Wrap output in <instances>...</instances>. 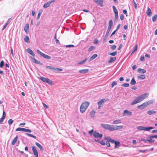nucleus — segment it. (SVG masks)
Masks as SVG:
<instances>
[{
    "instance_id": "1",
    "label": "nucleus",
    "mask_w": 157,
    "mask_h": 157,
    "mask_svg": "<svg viewBox=\"0 0 157 157\" xmlns=\"http://www.w3.org/2000/svg\"><path fill=\"white\" fill-rule=\"evenodd\" d=\"M148 95L149 93H147L140 95V96L136 97L131 103V105H133L142 101L144 99L147 98Z\"/></svg>"
},
{
    "instance_id": "2",
    "label": "nucleus",
    "mask_w": 157,
    "mask_h": 157,
    "mask_svg": "<svg viewBox=\"0 0 157 157\" xmlns=\"http://www.w3.org/2000/svg\"><path fill=\"white\" fill-rule=\"evenodd\" d=\"M89 104L90 103L88 101H86L83 102L80 107V112L82 113L84 112Z\"/></svg>"
},
{
    "instance_id": "3",
    "label": "nucleus",
    "mask_w": 157,
    "mask_h": 157,
    "mask_svg": "<svg viewBox=\"0 0 157 157\" xmlns=\"http://www.w3.org/2000/svg\"><path fill=\"white\" fill-rule=\"evenodd\" d=\"M101 126L104 129L111 131H113V125L101 124Z\"/></svg>"
},
{
    "instance_id": "4",
    "label": "nucleus",
    "mask_w": 157,
    "mask_h": 157,
    "mask_svg": "<svg viewBox=\"0 0 157 157\" xmlns=\"http://www.w3.org/2000/svg\"><path fill=\"white\" fill-rule=\"evenodd\" d=\"M39 78L43 82L47 83L51 86L52 85V81L49 79L43 77H40Z\"/></svg>"
},
{
    "instance_id": "5",
    "label": "nucleus",
    "mask_w": 157,
    "mask_h": 157,
    "mask_svg": "<svg viewBox=\"0 0 157 157\" xmlns=\"http://www.w3.org/2000/svg\"><path fill=\"white\" fill-rule=\"evenodd\" d=\"M113 25V21L112 20H110L109 22V25L108 29L107 31L106 34L105 36V37H107L109 35L110 31L111 30Z\"/></svg>"
},
{
    "instance_id": "6",
    "label": "nucleus",
    "mask_w": 157,
    "mask_h": 157,
    "mask_svg": "<svg viewBox=\"0 0 157 157\" xmlns=\"http://www.w3.org/2000/svg\"><path fill=\"white\" fill-rule=\"evenodd\" d=\"M137 128L138 130L140 131H149L154 128L152 127H145L142 126H138L137 127Z\"/></svg>"
},
{
    "instance_id": "7",
    "label": "nucleus",
    "mask_w": 157,
    "mask_h": 157,
    "mask_svg": "<svg viewBox=\"0 0 157 157\" xmlns=\"http://www.w3.org/2000/svg\"><path fill=\"white\" fill-rule=\"evenodd\" d=\"M37 52L44 58L48 59H51V57L50 56L41 52L39 50H37Z\"/></svg>"
},
{
    "instance_id": "8",
    "label": "nucleus",
    "mask_w": 157,
    "mask_h": 157,
    "mask_svg": "<svg viewBox=\"0 0 157 157\" xmlns=\"http://www.w3.org/2000/svg\"><path fill=\"white\" fill-rule=\"evenodd\" d=\"M113 8L115 13V19L117 20L118 18V10L116 9V7L114 6H113Z\"/></svg>"
},
{
    "instance_id": "9",
    "label": "nucleus",
    "mask_w": 157,
    "mask_h": 157,
    "mask_svg": "<svg viewBox=\"0 0 157 157\" xmlns=\"http://www.w3.org/2000/svg\"><path fill=\"white\" fill-rule=\"evenodd\" d=\"M55 2V0H52L46 3H45L43 5V7L44 8H47L48 7L50 6L51 4Z\"/></svg>"
},
{
    "instance_id": "10",
    "label": "nucleus",
    "mask_w": 157,
    "mask_h": 157,
    "mask_svg": "<svg viewBox=\"0 0 157 157\" xmlns=\"http://www.w3.org/2000/svg\"><path fill=\"white\" fill-rule=\"evenodd\" d=\"M93 136L94 137L99 138H101L103 136L102 134H100L96 131L94 132Z\"/></svg>"
},
{
    "instance_id": "11",
    "label": "nucleus",
    "mask_w": 157,
    "mask_h": 157,
    "mask_svg": "<svg viewBox=\"0 0 157 157\" xmlns=\"http://www.w3.org/2000/svg\"><path fill=\"white\" fill-rule=\"evenodd\" d=\"M94 2L101 7L103 6V1L102 0H94Z\"/></svg>"
},
{
    "instance_id": "12",
    "label": "nucleus",
    "mask_w": 157,
    "mask_h": 157,
    "mask_svg": "<svg viewBox=\"0 0 157 157\" xmlns=\"http://www.w3.org/2000/svg\"><path fill=\"white\" fill-rule=\"evenodd\" d=\"M32 151L33 152V154H34V155L35 156V157H38V155L37 151L36 150L35 147L34 146H33L32 147Z\"/></svg>"
},
{
    "instance_id": "13",
    "label": "nucleus",
    "mask_w": 157,
    "mask_h": 157,
    "mask_svg": "<svg viewBox=\"0 0 157 157\" xmlns=\"http://www.w3.org/2000/svg\"><path fill=\"white\" fill-rule=\"evenodd\" d=\"M105 101V99H102L98 103V109H99L101 107L102 105L104 103Z\"/></svg>"
},
{
    "instance_id": "14",
    "label": "nucleus",
    "mask_w": 157,
    "mask_h": 157,
    "mask_svg": "<svg viewBox=\"0 0 157 157\" xmlns=\"http://www.w3.org/2000/svg\"><path fill=\"white\" fill-rule=\"evenodd\" d=\"M123 128V126L122 125L117 126L113 125V131L121 129Z\"/></svg>"
},
{
    "instance_id": "15",
    "label": "nucleus",
    "mask_w": 157,
    "mask_h": 157,
    "mask_svg": "<svg viewBox=\"0 0 157 157\" xmlns=\"http://www.w3.org/2000/svg\"><path fill=\"white\" fill-rule=\"evenodd\" d=\"M124 114L123 116H126L127 115H131L132 114V113L130 111H129L128 110H125L123 112Z\"/></svg>"
},
{
    "instance_id": "16",
    "label": "nucleus",
    "mask_w": 157,
    "mask_h": 157,
    "mask_svg": "<svg viewBox=\"0 0 157 157\" xmlns=\"http://www.w3.org/2000/svg\"><path fill=\"white\" fill-rule=\"evenodd\" d=\"M147 106V104L146 102H144L142 104L138 106V108L142 109Z\"/></svg>"
},
{
    "instance_id": "17",
    "label": "nucleus",
    "mask_w": 157,
    "mask_h": 157,
    "mask_svg": "<svg viewBox=\"0 0 157 157\" xmlns=\"http://www.w3.org/2000/svg\"><path fill=\"white\" fill-rule=\"evenodd\" d=\"M146 14L149 17H150L151 16L152 14V12L151 11V9H150V8L149 7L147 8V11L146 12Z\"/></svg>"
},
{
    "instance_id": "18",
    "label": "nucleus",
    "mask_w": 157,
    "mask_h": 157,
    "mask_svg": "<svg viewBox=\"0 0 157 157\" xmlns=\"http://www.w3.org/2000/svg\"><path fill=\"white\" fill-rule=\"evenodd\" d=\"M29 24H26L25 27L24 29L26 33H28V30L29 29Z\"/></svg>"
},
{
    "instance_id": "19",
    "label": "nucleus",
    "mask_w": 157,
    "mask_h": 157,
    "mask_svg": "<svg viewBox=\"0 0 157 157\" xmlns=\"http://www.w3.org/2000/svg\"><path fill=\"white\" fill-rule=\"evenodd\" d=\"M35 144L37 147H38L41 151H43L44 150V148L39 143L37 142H36Z\"/></svg>"
},
{
    "instance_id": "20",
    "label": "nucleus",
    "mask_w": 157,
    "mask_h": 157,
    "mask_svg": "<svg viewBox=\"0 0 157 157\" xmlns=\"http://www.w3.org/2000/svg\"><path fill=\"white\" fill-rule=\"evenodd\" d=\"M89 71V70L88 69H82L80 70L79 71V73H82V74H85L87 73Z\"/></svg>"
},
{
    "instance_id": "21",
    "label": "nucleus",
    "mask_w": 157,
    "mask_h": 157,
    "mask_svg": "<svg viewBox=\"0 0 157 157\" xmlns=\"http://www.w3.org/2000/svg\"><path fill=\"white\" fill-rule=\"evenodd\" d=\"M27 52L30 55H32L33 56H35V55L34 53L33 52V51L29 48H28L27 49Z\"/></svg>"
},
{
    "instance_id": "22",
    "label": "nucleus",
    "mask_w": 157,
    "mask_h": 157,
    "mask_svg": "<svg viewBox=\"0 0 157 157\" xmlns=\"http://www.w3.org/2000/svg\"><path fill=\"white\" fill-rule=\"evenodd\" d=\"M31 59H33V61L35 63L40 64V63L39 61L37 60L35 58L31 57Z\"/></svg>"
},
{
    "instance_id": "23",
    "label": "nucleus",
    "mask_w": 157,
    "mask_h": 157,
    "mask_svg": "<svg viewBox=\"0 0 157 157\" xmlns=\"http://www.w3.org/2000/svg\"><path fill=\"white\" fill-rule=\"evenodd\" d=\"M116 59V57H111L110 58L109 60L108 61V63H111L115 61Z\"/></svg>"
},
{
    "instance_id": "24",
    "label": "nucleus",
    "mask_w": 157,
    "mask_h": 157,
    "mask_svg": "<svg viewBox=\"0 0 157 157\" xmlns=\"http://www.w3.org/2000/svg\"><path fill=\"white\" fill-rule=\"evenodd\" d=\"M95 140L97 142H98L99 143H100V144H101L102 145H105V142H104L103 140L100 141L99 140H96V139Z\"/></svg>"
},
{
    "instance_id": "25",
    "label": "nucleus",
    "mask_w": 157,
    "mask_h": 157,
    "mask_svg": "<svg viewBox=\"0 0 157 157\" xmlns=\"http://www.w3.org/2000/svg\"><path fill=\"white\" fill-rule=\"evenodd\" d=\"M156 112L155 111H152V110H149L147 112V113L149 115H151L153 114H155L156 113Z\"/></svg>"
},
{
    "instance_id": "26",
    "label": "nucleus",
    "mask_w": 157,
    "mask_h": 157,
    "mask_svg": "<svg viewBox=\"0 0 157 157\" xmlns=\"http://www.w3.org/2000/svg\"><path fill=\"white\" fill-rule=\"evenodd\" d=\"M138 72L140 73H145L146 72V71L144 69L139 68L138 69Z\"/></svg>"
},
{
    "instance_id": "27",
    "label": "nucleus",
    "mask_w": 157,
    "mask_h": 157,
    "mask_svg": "<svg viewBox=\"0 0 157 157\" xmlns=\"http://www.w3.org/2000/svg\"><path fill=\"white\" fill-rule=\"evenodd\" d=\"M18 136H16V137L13 140L12 143V145H14L15 144V143L17 141V140L18 138Z\"/></svg>"
},
{
    "instance_id": "28",
    "label": "nucleus",
    "mask_w": 157,
    "mask_h": 157,
    "mask_svg": "<svg viewBox=\"0 0 157 157\" xmlns=\"http://www.w3.org/2000/svg\"><path fill=\"white\" fill-rule=\"evenodd\" d=\"M98 55L97 54H94L89 59L90 61H91L94 59Z\"/></svg>"
},
{
    "instance_id": "29",
    "label": "nucleus",
    "mask_w": 157,
    "mask_h": 157,
    "mask_svg": "<svg viewBox=\"0 0 157 157\" xmlns=\"http://www.w3.org/2000/svg\"><path fill=\"white\" fill-rule=\"evenodd\" d=\"M121 123V121L120 120L118 119L113 121V124H117Z\"/></svg>"
},
{
    "instance_id": "30",
    "label": "nucleus",
    "mask_w": 157,
    "mask_h": 157,
    "mask_svg": "<svg viewBox=\"0 0 157 157\" xmlns=\"http://www.w3.org/2000/svg\"><path fill=\"white\" fill-rule=\"evenodd\" d=\"M95 113V112L94 110H92L90 113V116L91 117L93 118L94 117Z\"/></svg>"
},
{
    "instance_id": "31",
    "label": "nucleus",
    "mask_w": 157,
    "mask_h": 157,
    "mask_svg": "<svg viewBox=\"0 0 157 157\" xmlns=\"http://www.w3.org/2000/svg\"><path fill=\"white\" fill-rule=\"evenodd\" d=\"M136 83V81H135L134 77H133L131 81L130 84L132 85H134Z\"/></svg>"
},
{
    "instance_id": "32",
    "label": "nucleus",
    "mask_w": 157,
    "mask_h": 157,
    "mask_svg": "<svg viewBox=\"0 0 157 157\" xmlns=\"http://www.w3.org/2000/svg\"><path fill=\"white\" fill-rule=\"evenodd\" d=\"M42 10H40L39 11V13L37 15V19L38 20L40 18V16L41 14L42 13Z\"/></svg>"
},
{
    "instance_id": "33",
    "label": "nucleus",
    "mask_w": 157,
    "mask_h": 157,
    "mask_svg": "<svg viewBox=\"0 0 157 157\" xmlns=\"http://www.w3.org/2000/svg\"><path fill=\"white\" fill-rule=\"evenodd\" d=\"M154 101V100H150L148 101H146V102L147 104V106L149 105L152 103Z\"/></svg>"
},
{
    "instance_id": "34",
    "label": "nucleus",
    "mask_w": 157,
    "mask_h": 157,
    "mask_svg": "<svg viewBox=\"0 0 157 157\" xmlns=\"http://www.w3.org/2000/svg\"><path fill=\"white\" fill-rule=\"evenodd\" d=\"M145 78V76L144 75H140L138 77V78L139 79H143Z\"/></svg>"
},
{
    "instance_id": "35",
    "label": "nucleus",
    "mask_w": 157,
    "mask_h": 157,
    "mask_svg": "<svg viewBox=\"0 0 157 157\" xmlns=\"http://www.w3.org/2000/svg\"><path fill=\"white\" fill-rule=\"evenodd\" d=\"M117 51L113 52H109V54L112 56H114L117 54Z\"/></svg>"
},
{
    "instance_id": "36",
    "label": "nucleus",
    "mask_w": 157,
    "mask_h": 157,
    "mask_svg": "<svg viewBox=\"0 0 157 157\" xmlns=\"http://www.w3.org/2000/svg\"><path fill=\"white\" fill-rule=\"evenodd\" d=\"M157 19V14H156L152 17V20L153 22H155Z\"/></svg>"
},
{
    "instance_id": "37",
    "label": "nucleus",
    "mask_w": 157,
    "mask_h": 157,
    "mask_svg": "<svg viewBox=\"0 0 157 157\" xmlns=\"http://www.w3.org/2000/svg\"><path fill=\"white\" fill-rule=\"evenodd\" d=\"M24 40L26 42L28 43L29 42V37L28 36H25L24 38Z\"/></svg>"
},
{
    "instance_id": "38",
    "label": "nucleus",
    "mask_w": 157,
    "mask_h": 157,
    "mask_svg": "<svg viewBox=\"0 0 157 157\" xmlns=\"http://www.w3.org/2000/svg\"><path fill=\"white\" fill-rule=\"evenodd\" d=\"M25 135L29 136H30V137H32L35 139H36V136H34V135H33L31 134H29V133H26L25 134Z\"/></svg>"
},
{
    "instance_id": "39",
    "label": "nucleus",
    "mask_w": 157,
    "mask_h": 157,
    "mask_svg": "<svg viewBox=\"0 0 157 157\" xmlns=\"http://www.w3.org/2000/svg\"><path fill=\"white\" fill-rule=\"evenodd\" d=\"M54 70L56 72H60L62 71V69L60 68H56L55 67Z\"/></svg>"
},
{
    "instance_id": "40",
    "label": "nucleus",
    "mask_w": 157,
    "mask_h": 157,
    "mask_svg": "<svg viewBox=\"0 0 157 157\" xmlns=\"http://www.w3.org/2000/svg\"><path fill=\"white\" fill-rule=\"evenodd\" d=\"M24 128H18L16 129V131H24Z\"/></svg>"
},
{
    "instance_id": "41",
    "label": "nucleus",
    "mask_w": 157,
    "mask_h": 157,
    "mask_svg": "<svg viewBox=\"0 0 157 157\" xmlns=\"http://www.w3.org/2000/svg\"><path fill=\"white\" fill-rule=\"evenodd\" d=\"M13 120L11 119H10L8 121V124L10 125H11L13 123Z\"/></svg>"
},
{
    "instance_id": "42",
    "label": "nucleus",
    "mask_w": 157,
    "mask_h": 157,
    "mask_svg": "<svg viewBox=\"0 0 157 157\" xmlns=\"http://www.w3.org/2000/svg\"><path fill=\"white\" fill-rule=\"evenodd\" d=\"M86 60L87 58H86L84 60L82 61L79 62L78 64L80 65L82 64H83L86 61Z\"/></svg>"
},
{
    "instance_id": "43",
    "label": "nucleus",
    "mask_w": 157,
    "mask_h": 157,
    "mask_svg": "<svg viewBox=\"0 0 157 157\" xmlns=\"http://www.w3.org/2000/svg\"><path fill=\"white\" fill-rule=\"evenodd\" d=\"M95 47L93 46H91L90 47L88 50V51L89 52H90L91 51L93 50L94 49H95Z\"/></svg>"
},
{
    "instance_id": "44",
    "label": "nucleus",
    "mask_w": 157,
    "mask_h": 157,
    "mask_svg": "<svg viewBox=\"0 0 157 157\" xmlns=\"http://www.w3.org/2000/svg\"><path fill=\"white\" fill-rule=\"evenodd\" d=\"M122 86L123 87H127L129 86V85L128 83H125L122 85Z\"/></svg>"
},
{
    "instance_id": "45",
    "label": "nucleus",
    "mask_w": 157,
    "mask_h": 157,
    "mask_svg": "<svg viewBox=\"0 0 157 157\" xmlns=\"http://www.w3.org/2000/svg\"><path fill=\"white\" fill-rule=\"evenodd\" d=\"M132 2L133 3V5L135 6V9H136L137 7V6L136 3L135 2L134 0H132Z\"/></svg>"
},
{
    "instance_id": "46",
    "label": "nucleus",
    "mask_w": 157,
    "mask_h": 157,
    "mask_svg": "<svg viewBox=\"0 0 157 157\" xmlns=\"http://www.w3.org/2000/svg\"><path fill=\"white\" fill-rule=\"evenodd\" d=\"M46 68H48L50 70H54L55 67H51V66H46Z\"/></svg>"
},
{
    "instance_id": "47",
    "label": "nucleus",
    "mask_w": 157,
    "mask_h": 157,
    "mask_svg": "<svg viewBox=\"0 0 157 157\" xmlns=\"http://www.w3.org/2000/svg\"><path fill=\"white\" fill-rule=\"evenodd\" d=\"M114 143L115 144V147L116 148L117 145H119L120 143L119 141H115Z\"/></svg>"
},
{
    "instance_id": "48",
    "label": "nucleus",
    "mask_w": 157,
    "mask_h": 157,
    "mask_svg": "<svg viewBox=\"0 0 157 157\" xmlns=\"http://www.w3.org/2000/svg\"><path fill=\"white\" fill-rule=\"evenodd\" d=\"M24 132H31V131L29 129H27L26 128H24Z\"/></svg>"
},
{
    "instance_id": "49",
    "label": "nucleus",
    "mask_w": 157,
    "mask_h": 157,
    "mask_svg": "<svg viewBox=\"0 0 157 157\" xmlns=\"http://www.w3.org/2000/svg\"><path fill=\"white\" fill-rule=\"evenodd\" d=\"M4 61L3 60H2L1 61L0 63V67L2 68V67L3 65H4Z\"/></svg>"
},
{
    "instance_id": "50",
    "label": "nucleus",
    "mask_w": 157,
    "mask_h": 157,
    "mask_svg": "<svg viewBox=\"0 0 157 157\" xmlns=\"http://www.w3.org/2000/svg\"><path fill=\"white\" fill-rule=\"evenodd\" d=\"M147 141H148L149 143H153L154 142V141L152 140V138H151L150 139H147Z\"/></svg>"
},
{
    "instance_id": "51",
    "label": "nucleus",
    "mask_w": 157,
    "mask_h": 157,
    "mask_svg": "<svg viewBox=\"0 0 157 157\" xmlns=\"http://www.w3.org/2000/svg\"><path fill=\"white\" fill-rule=\"evenodd\" d=\"M137 48V45H136L135 46V49L132 52V54L135 51H136Z\"/></svg>"
},
{
    "instance_id": "52",
    "label": "nucleus",
    "mask_w": 157,
    "mask_h": 157,
    "mask_svg": "<svg viewBox=\"0 0 157 157\" xmlns=\"http://www.w3.org/2000/svg\"><path fill=\"white\" fill-rule=\"evenodd\" d=\"M117 84V83L115 82H113L112 83V87H113L115 85Z\"/></svg>"
},
{
    "instance_id": "53",
    "label": "nucleus",
    "mask_w": 157,
    "mask_h": 157,
    "mask_svg": "<svg viewBox=\"0 0 157 157\" xmlns=\"http://www.w3.org/2000/svg\"><path fill=\"white\" fill-rule=\"evenodd\" d=\"M8 25V22H7L4 25V27H3V28L2 29V30H4V29H5V28H6L7 26Z\"/></svg>"
},
{
    "instance_id": "54",
    "label": "nucleus",
    "mask_w": 157,
    "mask_h": 157,
    "mask_svg": "<svg viewBox=\"0 0 157 157\" xmlns=\"http://www.w3.org/2000/svg\"><path fill=\"white\" fill-rule=\"evenodd\" d=\"M116 48V46L115 45H113L111 46V48L113 50H114Z\"/></svg>"
},
{
    "instance_id": "55",
    "label": "nucleus",
    "mask_w": 157,
    "mask_h": 157,
    "mask_svg": "<svg viewBox=\"0 0 157 157\" xmlns=\"http://www.w3.org/2000/svg\"><path fill=\"white\" fill-rule=\"evenodd\" d=\"M109 141L111 143H115V141L114 140L112 139L111 138H110V139H109Z\"/></svg>"
},
{
    "instance_id": "56",
    "label": "nucleus",
    "mask_w": 157,
    "mask_h": 157,
    "mask_svg": "<svg viewBox=\"0 0 157 157\" xmlns=\"http://www.w3.org/2000/svg\"><path fill=\"white\" fill-rule=\"evenodd\" d=\"M74 46L73 45H72V44H70V45H67L66 46V47H74Z\"/></svg>"
},
{
    "instance_id": "57",
    "label": "nucleus",
    "mask_w": 157,
    "mask_h": 157,
    "mask_svg": "<svg viewBox=\"0 0 157 157\" xmlns=\"http://www.w3.org/2000/svg\"><path fill=\"white\" fill-rule=\"evenodd\" d=\"M150 137L151 138H156L157 139V135L150 136Z\"/></svg>"
},
{
    "instance_id": "58",
    "label": "nucleus",
    "mask_w": 157,
    "mask_h": 157,
    "mask_svg": "<svg viewBox=\"0 0 157 157\" xmlns=\"http://www.w3.org/2000/svg\"><path fill=\"white\" fill-rule=\"evenodd\" d=\"M11 52L12 56H13V57H14V54H13V49L12 47H11Z\"/></svg>"
},
{
    "instance_id": "59",
    "label": "nucleus",
    "mask_w": 157,
    "mask_h": 157,
    "mask_svg": "<svg viewBox=\"0 0 157 157\" xmlns=\"http://www.w3.org/2000/svg\"><path fill=\"white\" fill-rule=\"evenodd\" d=\"M43 105L46 109H48V106L44 103H43Z\"/></svg>"
},
{
    "instance_id": "60",
    "label": "nucleus",
    "mask_w": 157,
    "mask_h": 157,
    "mask_svg": "<svg viewBox=\"0 0 157 157\" xmlns=\"http://www.w3.org/2000/svg\"><path fill=\"white\" fill-rule=\"evenodd\" d=\"M5 118L3 117H2L0 119V122L2 123L3 121L5 119Z\"/></svg>"
},
{
    "instance_id": "61",
    "label": "nucleus",
    "mask_w": 157,
    "mask_h": 157,
    "mask_svg": "<svg viewBox=\"0 0 157 157\" xmlns=\"http://www.w3.org/2000/svg\"><path fill=\"white\" fill-rule=\"evenodd\" d=\"M106 144L107 145V146L108 147H110V144L109 143V141H107L106 142Z\"/></svg>"
},
{
    "instance_id": "62",
    "label": "nucleus",
    "mask_w": 157,
    "mask_h": 157,
    "mask_svg": "<svg viewBox=\"0 0 157 157\" xmlns=\"http://www.w3.org/2000/svg\"><path fill=\"white\" fill-rule=\"evenodd\" d=\"M111 138L109 137H105L104 138V139L105 140H108L107 141H109V139H110Z\"/></svg>"
},
{
    "instance_id": "63",
    "label": "nucleus",
    "mask_w": 157,
    "mask_h": 157,
    "mask_svg": "<svg viewBox=\"0 0 157 157\" xmlns=\"http://www.w3.org/2000/svg\"><path fill=\"white\" fill-rule=\"evenodd\" d=\"M120 19L121 20H123L124 19V17L123 14L121 15Z\"/></svg>"
},
{
    "instance_id": "64",
    "label": "nucleus",
    "mask_w": 157,
    "mask_h": 157,
    "mask_svg": "<svg viewBox=\"0 0 157 157\" xmlns=\"http://www.w3.org/2000/svg\"><path fill=\"white\" fill-rule=\"evenodd\" d=\"M98 43V41L97 39L95 40L94 41V43L95 44H97Z\"/></svg>"
}]
</instances>
